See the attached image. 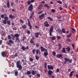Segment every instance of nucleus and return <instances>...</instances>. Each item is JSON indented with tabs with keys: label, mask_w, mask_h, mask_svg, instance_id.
Returning a JSON list of instances; mask_svg holds the SVG:
<instances>
[{
	"label": "nucleus",
	"mask_w": 78,
	"mask_h": 78,
	"mask_svg": "<svg viewBox=\"0 0 78 78\" xmlns=\"http://www.w3.org/2000/svg\"><path fill=\"white\" fill-rule=\"evenodd\" d=\"M31 2L30 1H28L27 2V5H30V4H31Z\"/></svg>",
	"instance_id": "56"
},
{
	"label": "nucleus",
	"mask_w": 78,
	"mask_h": 78,
	"mask_svg": "<svg viewBox=\"0 0 78 78\" xmlns=\"http://www.w3.org/2000/svg\"><path fill=\"white\" fill-rule=\"evenodd\" d=\"M64 60L65 62H63V64H66L67 63L68 61L69 58H67L66 57L64 58Z\"/></svg>",
	"instance_id": "11"
},
{
	"label": "nucleus",
	"mask_w": 78,
	"mask_h": 78,
	"mask_svg": "<svg viewBox=\"0 0 78 78\" xmlns=\"http://www.w3.org/2000/svg\"><path fill=\"white\" fill-rule=\"evenodd\" d=\"M33 4H31L28 8V10L29 11H33Z\"/></svg>",
	"instance_id": "3"
},
{
	"label": "nucleus",
	"mask_w": 78,
	"mask_h": 78,
	"mask_svg": "<svg viewBox=\"0 0 78 78\" xmlns=\"http://www.w3.org/2000/svg\"><path fill=\"white\" fill-rule=\"evenodd\" d=\"M8 37L9 39H11V36H10V35H8Z\"/></svg>",
	"instance_id": "61"
},
{
	"label": "nucleus",
	"mask_w": 78,
	"mask_h": 78,
	"mask_svg": "<svg viewBox=\"0 0 78 78\" xmlns=\"http://www.w3.org/2000/svg\"><path fill=\"white\" fill-rule=\"evenodd\" d=\"M36 45V47H38L39 46V44L38 43Z\"/></svg>",
	"instance_id": "62"
},
{
	"label": "nucleus",
	"mask_w": 78,
	"mask_h": 78,
	"mask_svg": "<svg viewBox=\"0 0 78 78\" xmlns=\"http://www.w3.org/2000/svg\"><path fill=\"white\" fill-rule=\"evenodd\" d=\"M7 24H8L9 25H11V21H10L8 20L7 21Z\"/></svg>",
	"instance_id": "37"
},
{
	"label": "nucleus",
	"mask_w": 78,
	"mask_h": 78,
	"mask_svg": "<svg viewBox=\"0 0 78 78\" xmlns=\"http://www.w3.org/2000/svg\"><path fill=\"white\" fill-rule=\"evenodd\" d=\"M22 27L24 29H25V28H27V26L25 24H23V25H22Z\"/></svg>",
	"instance_id": "26"
},
{
	"label": "nucleus",
	"mask_w": 78,
	"mask_h": 78,
	"mask_svg": "<svg viewBox=\"0 0 78 78\" xmlns=\"http://www.w3.org/2000/svg\"><path fill=\"white\" fill-rule=\"evenodd\" d=\"M72 35V34H70L69 35H67V37L68 38H69V37H70V36H71Z\"/></svg>",
	"instance_id": "48"
},
{
	"label": "nucleus",
	"mask_w": 78,
	"mask_h": 78,
	"mask_svg": "<svg viewBox=\"0 0 78 78\" xmlns=\"http://www.w3.org/2000/svg\"><path fill=\"white\" fill-rule=\"evenodd\" d=\"M47 19H50V21H53V19L50 17H47Z\"/></svg>",
	"instance_id": "39"
},
{
	"label": "nucleus",
	"mask_w": 78,
	"mask_h": 78,
	"mask_svg": "<svg viewBox=\"0 0 78 78\" xmlns=\"http://www.w3.org/2000/svg\"><path fill=\"white\" fill-rule=\"evenodd\" d=\"M4 19H5L4 20H5L6 21H7L9 19V18L8 17L5 16L4 17Z\"/></svg>",
	"instance_id": "34"
},
{
	"label": "nucleus",
	"mask_w": 78,
	"mask_h": 78,
	"mask_svg": "<svg viewBox=\"0 0 78 78\" xmlns=\"http://www.w3.org/2000/svg\"><path fill=\"white\" fill-rule=\"evenodd\" d=\"M47 63L45 62L44 63V68L45 69H47Z\"/></svg>",
	"instance_id": "30"
},
{
	"label": "nucleus",
	"mask_w": 78,
	"mask_h": 78,
	"mask_svg": "<svg viewBox=\"0 0 78 78\" xmlns=\"http://www.w3.org/2000/svg\"><path fill=\"white\" fill-rule=\"evenodd\" d=\"M62 53H66L65 48H62Z\"/></svg>",
	"instance_id": "24"
},
{
	"label": "nucleus",
	"mask_w": 78,
	"mask_h": 78,
	"mask_svg": "<svg viewBox=\"0 0 78 78\" xmlns=\"http://www.w3.org/2000/svg\"><path fill=\"white\" fill-rule=\"evenodd\" d=\"M7 7L8 8H9L10 5H9V1H7Z\"/></svg>",
	"instance_id": "29"
},
{
	"label": "nucleus",
	"mask_w": 78,
	"mask_h": 78,
	"mask_svg": "<svg viewBox=\"0 0 78 78\" xmlns=\"http://www.w3.org/2000/svg\"><path fill=\"white\" fill-rule=\"evenodd\" d=\"M51 33H52V32L49 31V36H52V34H51Z\"/></svg>",
	"instance_id": "58"
},
{
	"label": "nucleus",
	"mask_w": 78,
	"mask_h": 78,
	"mask_svg": "<svg viewBox=\"0 0 78 78\" xmlns=\"http://www.w3.org/2000/svg\"><path fill=\"white\" fill-rule=\"evenodd\" d=\"M57 38L58 39V40H59L61 39V37L59 36H57Z\"/></svg>",
	"instance_id": "59"
},
{
	"label": "nucleus",
	"mask_w": 78,
	"mask_h": 78,
	"mask_svg": "<svg viewBox=\"0 0 78 78\" xmlns=\"http://www.w3.org/2000/svg\"><path fill=\"white\" fill-rule=\"evenodd\" d=\"M9 42L10 43H11V44H14V41H12L10 39L9 40Z\"/></svg>",
	"instance_id": "46"
},
{
	"label": "nucleus",
	"mask_w": 78,
	"mask_h": 78,
	"mask_svg": "<svg viewBox=\"0 0 78 78\" xmlns=\"http://www.w3.org/2000/svg\"><path fill=\"white\" fill-rule=\"evenodd\" d=\"M4 16H5V15L3 14L1 15V17L2 19H3L4 18Z\"/></svg>",
	"instance_id": "55"
},
{
	"label": "nucleus",
	"mask_w": 78,
	"mask_h": 78,
	"mask_svg": "<svg viewBox=\"0 0 78 78\" xmlns=\"http://www.w3.org/2000/svg\"><path fill=\"white\" fill-rule=\"evenodd\" d=\"M71 30L72 31V33H75V32H76V30H75V29L73 28H72Z\"/></svg>",
	"instance_id": "23"
},
{
	"label": "nucleus",
	"mask_w": 78,
	"mask_h": 78,
	"mask_svg": "<svg viewBox=\"0 0 78 78\" xmlns=\"http://www.w3.org/2000/svg\"><path fill=\"white\" fill-rule=\"evenodd\" d=\"M64 7L66 8H67V5L66 4H65Z\"/></svg>",
	"instance_id": "53"
},
{
	"label": "nucleus",
	"mask_w": 78,
	"mask_h": 78,
	"mask_svg": "<svg viewBox=\"0 0 78 78\" xmlns=\"http://www.w3.org/2000/svg\"><path fill=\"white\" fill-rule=\"evenodd\" d=\"M35 51H36V54L37 55H38L39 53H40V51L39 50H36L35 49H34L32 50V53L33 54H34L35 53Z\"/></svg>",
	"instance_id": "2"
},
{
	"label": "nucleus",
	"mask_w": 78,
	"mask_h": 78,
	"mask_svg": "<svg viewBox=\"0 0 78 78\" xmlns=\"http://www.w3.org/2000/svg\"><path fill=\"white\" fill-rule=\"evenodd\" d=\"M26 73L27 74V75H30V74H31V72L30 71H27Z\"/></svg>",
	"instance_id": "43"
},
{
	"label": "nucleus",
	"mask_w": 78,
	"mask_h": 78,
	"mask_svg": "<svg viewBox=\"0 0 78 78\" xmlns=\"http://www.w3.org/2000/svg\"><path fill=\"white\" fill-rule=\"evenodd\" d=\"M35 35V36L36 37H39V34H40V35H41V33H39V32H36L34 33Z\"/></svg>",
	"instance_id": "14"
},
{
	"label": "nucleus",
	"mask_w": 78,
	"mask_h": 78,
	"mask_svg": "<svg viewBox=\"0 0 78 78\" xmlns=\"http://www.w3.org/2000/svg\"><path fill=\"white\" fill-rule=\"evenodd\" d=\"M62 31L63 32V33H66V31L65 30V29H62Z\"/></svg>",
	"instance_id": "42"
},
{
	"label": "nucleus",
	"mask_w": 78,
	"mask_h": 78,
	"mask_svg": "<svg viewBox=\"0 0 78 78\" xmlns=\"http://www.w3.org/2000/svg\"><path fill=\"white\" fill-rule=\"evenodd\" d=\"M43 7V5L42 4H41L38 7V9H41Z\"/></svg>",
	"instance_id": "20"
},
{
	"label": "nucleus",
	"mask_w": 78,
	"mask_h": 78,
	"mask_svg": "<svg viewBox=\"0 0 78 78\" xmlns=\"http://www.w3.org/2000/svg\"><path fill=\"white\" fill-rule=\"evenodd\" d=\"M9 17L10 19H15L16 18V16H12V14H10L9 16Z\"/></svg>",
	"instance_id": "13"
},
{
	"label": "nucleus",
	"mask_w": 78,
	"mask_h": 78,
	"mask_svg": "<svg viewBox=\"0 0 78 78\" xmlns=\"http://www.w3.org/2000/svg\"><path fill=\"white\" fill-rule=\"evenodd\" d=\"M57 3H59V4H62V2H61V1H58L57 2Z\"/></svg>",
	"instance_id": "52"
},
{
	"label": "nucleus",
	"mask_w": 78,
	"mask_h": 78,
	"mask_svg": "<svg viewBox=\"0 0 78 78\" xmlns=\"http://www.w3.org/2000/svg\"><path fill=\"white\" fill-rule=\"evenodd\" d=\"M2 55L3 57H5L6 56V52L4 51L2 52Z\"/></svg>",
	"instance_id": "15"
},
{
	"label": "nucleus",
	"mask_w": 78,
	"mask_h": 78,
	"mask_svg": "<svg viewBox=\"0 0 78 78\" xmlns=\"http://www.w3.org/2000/svg\"><path fill=\"white\" fill-rule=\"evenodd\" d=\"M44 17H45V14L44 13H42L41 15L39 16V18L41 20L44 19Z\"/></svg>",
	"instance_id": "4"
},
{
	"label": "nucleus",
	"mask_w": 78,
	"mask_h": 78,
	"mask_svg": "<svg viewBox=\"0 0 78 78\" xmlns=\"http://www.w3.org/2000/svg\"><path fill=\"white\" fill-rule=\"evenodd\" d=\"M48 51L47 52H44V55L45 56H48Z\"/></svg>",
	"instance_id": "27"
},
{
	"label": "nucleus",
	"mask_w": 78,
	"mask_h": 78,
	"mask_svg": "<svg viewBox=\"0 0 78 78\" xmlns=\"http://www.w3.org/2000/svg\"><path fill=\"white\" fill-rule=\"evenodd\" d=\"M44 6H45V7H47V8H49V6H48V4H45L44 5Z\"/></svg>",
	"instance_id": "45"
},
{
	"label": "nucleus",
	"mask_w": 78,
	"mask_h": 78,
	"mask_svg": "<svg viewBox=\"0 0 78 78\" xmlns=\"http://www.w3.org/2000/svg\"><path fill=\"white\" fill-rule=\"evenodd\" d=\"M56 17L58 19H61V18H62V16H61V15H59V16H56Z\"/></svg>",
	"instance_id": "35"
},
{
	"label": "nucleus",
	"mask_w": 78,
	"mask_h": 78,
	"mask_svg": "<svg viewBox=\"0 0 78 78\" xmlns=\"http://www.w3.org/2000/svg\"><path fill=\"white\" fill-rule=\"evenodd\" d=\"M6 21L5 20H3V21H2V23H3V24H4V25H6V24L7 23H6Z\"/></svg>",
	"instance_id": "36"
},
{
	"label": "nucleus",
	"mask_w": 78,
	"mask_h": 78,
	"mask_svg": "<svg viewBox=\"0 0 78 78\" xmlns=\"http://www.w3.org/2000/svg\"><path fill=\"white\" fill-rule=\"evenodd\" d=\"M48 68L49 70H53V66L52 65H48Z\"/></svg>",
	"instance_id": "9"
},
{
	"label": "nucleus",
	"mask_w": 78,
	"mask_h": 78,
	"mask_svg": "<svg viewBox=\"0 0 78 78\" xmlns=\"http://www.w3.org/2000/svg\"><path fill=\"white\" fill-rule=\"evenodd\" d=\"M49 38H51L52 39L51 41H55V40H56V37H55V36H53L52 37H49Z\"/></svg>",
	"instance_id": "22"
},
{
	"label": "nucleus",
	"mask_w": 78,
	"mask_h": 78,
	"mask_svg": "<svg viewBox=\"0 0 78 78\" xmlns=\"http://www.w3.org/2000/svg\"><path fill=\"white\" fill-rule=\"evenodd\" d=\"M52 54L54 56H56V52L55 51H53L52 52Z\"/></svg>",
	"instance_id": "50"
},
{
	"label": "nucleus",
	"mask_w": 78,
	"mask_h": 78,
	"mask_svg": "<svg viewBox=\"0 0 78 78\" xmlns=\"http://www.w3.org/2000/svg\"><path fill=\"white\" fill-rule=\"evenodd\" d=\"M11 36L13 37V38H15V37H19V35L17 34H16L14 35H13V34H11Z\"/></svg>",
	"instance_id": "6"
},
{
	"label": "nucleus",
	"mask_w": 78,
	"mask_h": 78,
	"mask_svg": "<svg viewBox=\"0 0 78 78\" xmlns=\"http://www.w3.org/2000/svg\"><path fill=\"white\" fill-rule=\"evenodd\" d=\"M44 24L46 27H48L50 26L49 24H48V22L47 21H45L44 23Z\"/></svg>",
	"instance_id": "12"
},
{
	"label": "nucleus",
	"mask_w": 78,
	"mask_h": 78,
	"mask_svg": "<svg viewBox=\"0 0 78 78\" xmlns=\"http://www.w3.org/2000/svg\"><path fill=\"white\" fill-rule=\"evenodd\" d=\"M35 59H36V60H39V57H38L37 55H36Z\"/></svg>",
	"instance_id": "38"
},
{
	"label": "nucleus",
	"mask_w": 78,
	"mask_h": 78,
	"mask_svg": "<svg viewBox=\"0 0 78 78\" xmlns=\"http://www.w3.org/2000/svg\"><path fill=\"white\" fill-rule=\"evenodd\" d=\"M57 31L58 33H59V34H62V30H61V29H58Z\"/></svg>",
	"instance_id": "17"
},
{
	"label": "nucleus",
	"mask_w": 78,
	"mask_h": 78,
	"mask_svg": "<svg viewBox=\"0 0 78 78\" xmlns=\"http://www.w3.org/2000/svg\"><path fill=\"white\" fill-rule=\"evenodd\" d=\"M20 22H21V23H23V21L22 20L20 19Z\"/></svg>",
	"instance_id": "60"
},
{
	"label": "nucleus",
	"mask_w": 78,
	"mask_h": 78,
	"mask_svg": "<svg viewBox=\"0 0 78 78\" xmlns=\"http://www.w3.org/2000/svg\"><path fill=\"white\" fill-rule=\"evenodd\" d=\"M72 46L73 49H75V44H72Z\"/></svg>",
	"instance_id": "49"
},
{
	"label": "nucleus",
	"mask_w": 78,
	"mask_h": 78,
	"mask_svg": "<svg viewBox=\"0 0 78 78\" xmlns=\"http://www.w3.org/2000/svg\"><path fill=\"white\" fill-rule=\"evenodd\" d=\"M18 73H18V71H16L15 72V76H17L18 75Z\"/></svg>",
	"instance_id": "40"
},
{
	"label": "nucleus",
	"mask_w": 78,
	"mask_h": 78,
	"mask_svg": "<svg viewBox=\"0 0 78 78\" xmlns=\"http://www.w3.org/2000/svg\"><path fill=\"white\" fill-rule=\"evenodd\" d=\"M51 78H55V77H56V76H51Z\"/></svg>",
	"instance_id": "64"
},
{
	"label": "nucleus",
	"mask_w": 78,
	"mask_h": 78,
	"mask_svg": "<svg viewBox=\"0 0 78 78\" xmlns=\"http://www.w3.org/2000/svg\"><path fill=\"white\" fill-rule=\"evenodd\" d=\"M51 11L53 13H54L55 12V10L54 9H52L51 10Z\"/></svg>",
	"instance_id": "51"
},
{
	"label": "nucleus",
	"mask_w": 78,
	"mask_h": 78,
	"mask_svg": "<svg viewBox=\"0 0 78 78\" xmlns=\"http://www.w3.org/2000/svg\"><path fill=\"white\" fill-rule=\"evenodd\" d=\"M27 34H31V32H30V30H27Z\"/></svg>",
	"instance_id": "54"
},
{
	"label": "nucleus",
	"mask_w": 78,
	"mask_h": 78,
	"mask_svg": "<svg viewBox=\"0 0 78 78\" xmlns=\"http://www.w3.org/2000/svg\"><path fill=\"white\" fill-rule=\"evenodd\" d=\"M16 64L17 67L19 69L18 70H22V65L21 64H20V60L18 61L16 63Z\"/></svg>",
	"instance_id": "1"
},
{
	"label": "nucleus",
	"mask_w": 78,
	"mask_h": 78,
	"mask_svg": "<svg viewBox=\"0 0 78 78\" xmlns=\"http://www.w3.org/2000/svg\"><path fill=\"white\" fill-rule=\"evenodd\" d=\"M23 7H24V6L21 5V6H20V9H22V8H23Z\"/></svg>",
	"instance_id": "63"
},
{
	"label": "nucleus",
	"mask_w": 78,
	"mask_h": 78,
	"mask_svg": "<svg viewBox=\"0 0 78 78\" xmlns=\"http://www.w3.org/2000/svg\"><path fill=\"white\" fill-rule=\"evenodd\" d=\"M67 42H70L72 41V40H71L70 39H69V38H68L66 39Z\"/></svg>",
	"instance_id": "28"
},
{
	"label": "nucleus",
	"mask_w": 78,
	"mask_h": 78,
	"mask_svg": "<svg viewBox=\"0 0 78 78\" xmlns=\"http://www.w3.org/2000/svg\"><path fill=\"white\" fill-rule=\"evenodd\" d=\"M21 48L22 50H23V51H25V50H28V47L27 46L26 48L24 47L23 46L21 47Z\"/></svg>",
	"instance_id": "8"
},
{
	"label": "nucleus",
	"mask_w": 78,
	"mask_h": 78,
	"mask_svg": "<svg viewBox=\"0 0 78 78\" xmlns=\"http://www.w3.org/2000/svg\"><path fill=\"white\" fill-rule=\"evenodd\" d=\"M53 28H54V27H53V26H51L50 28V30L49 31L52 32L53 31Z\"/></svg>",
	"instance_id": "21"
},
{
	"label": "nucleus",
	"mask_w": 78,
	"mask_h": 78,
	"mask_svg": "<svg viewBox=\"0 0 78 78\" xmlns=\"http://www.w3.org/2000/svg\"><path fill=\"white\" fill-rule=\"evenodd\" d=\"M38 77V78H40V77L41 76V75L39 73H38L36 75Z\"/></svg>",
	"instance_id": "44"
},
{
	"label": "nucleus",
	"mask_w": 78,
	"mask_h": 78,
	"mask_svg": "<svg viewBox=\"0 0 78 78\" xmlns=\"http://www.w3.org/2000/svg\"><path fill=\"white\" fill-rule=\"evenodd\" d=\"M69 63H71L72 62V59H69V58L68 59V61Z\"/></svg>",
	"instance_id": "41"
},
{
	"label": "nucleus",
	"mask_w": 78,
	"mask_h": 78,
	"mask_svg": "<svg viewBox=\"0 0 78 78\" xmlns=\"http://www.w3.org/2000/svg\"><path fill=\"white\" fill-rule=\"evenodd\" d=\"M30 43L31 44H33V45H35V43L34 42V41L32 40V39H31Z\"/></svg>",
	"instance_id": "25"
},
{
	"label": "nucleus",
	"mask_w": 78,
	"mask_h": 78,
	"mask_svg": "<svg viewBox=\"0 0 78 78\" xmlns=\"http://www.w3.org/2000/svg\"><path fill=\"white\" fill-rule=\"evenodd\" d=\"M74 72V71H72L70 73L69 75V77H71V76H72L73 73Z\"/></svg>",
	"instance_id": "19"
},
{
	"label": "nucleus",
	"mask_w": 78,
	"mask_h": 78,
	"mask_svg": "<svg viewBox=\"0 0 78 78\" xmlns=\"http://www.w3.org/2000/svg\"><path fill=\"white\" fill-rule=\"evenodd\" d=\"M41 51H46V52H47V49L45 48H44L43 46H41Z\"/></svg>",
	"instance_id": "5"
},
{
	"label": "nucleus",
	"mask_w": 78,
	"mask_h": 78,
	"mask_svg": "<svg viewBox=\"0 0 78 78\" xmlns=\"http://www.w3.org/2000/svg\"><path fill=\"white\" fill-rule=\"evenodd\" d=\"M30 61L31 62H33V59L32 58H30Z\"/></svg>",
	"instance_id": "57"
},
{
	"label": "nucleus",
	"mask_w": 78,
	"mask_h": 78,
	"mask_svg": "<svg viewBox=\"0 0 78 78\" xmlns=\"http://www.w3.org/2000/svg\"><path fill=\"white\" fill-rule=\"evenodd\" d=\"M58 47L59 50H61L62 48V44L60 43H58Z\"/></svg>",
	"instance_id": "16"
},
{
	"label": "nucleus",
	"mask_w": 78,
	"mask_h": 78,
	"mask_svg": "<svg viewBox=\"0 0 78 78\" xmlns=\"http://www.w3.org/2000/svg\"><path fill=\"white\" fill-rule=\"evenodd\" d=\"M27 20L28 26L29 27L30 29V30H31L32 29V26H31V22H29L30 20H29V19H28Z\"/></svg>",
	"instance_id": "7"
},
{
	"label": "nucleus",
	"mask_w": 78,
	"mask_h": 78,
	"mask_svg": "<svg viewBox=\"0 0 78 78\" xmlns=\"http://www.w3.org/2000/svg\"><path fill=\"white\" fill-rule=\"evenodd\" d=\"M66 51H70V48L69 47H68L66 48Z\"/></svg>",
	"instance_id": "32"
},
{
	"label": "nucleus",
	"mask_w": 78,
	"mask_h": 78,
	"mask_svg": "<svg viewBox=\"0 0 78 78\" xmlns=\"http://www.w3.org/2000/svg\"><path fill=\"white\" fill-rule=\"evenodd\" d=\"M43 12V11L42 10L40 11H39L38 12V14H42Z\"/></svg>",
	"instance_id": "47"
},
{
	"label": "nucleus",
	"mask_w": 78,
	"mask_h": 78,
	"mask_svg": "<svg viewBox=\"0 0 78 78\" xmlns=\"http://www.w3.org/2000/svg\"><path fill=\"white\" fill-rule=\"evenodd\" d=\"M16 42H20V41L19 40V38H18V37H16Z\"/></svg>",
	"instance_id": "33"
},
{
	"label": "nucleus",
	"mask_w": 78,
	"mask_h": 78,
	"mask_svg": "<svg viewBox=\"0 0 78 78\" xmlns=\"http://www.w3.org/2000/svg\"><path fill=\"white\" fill-rule=\"evenodd\" d=\"M36 72V71H34V70H32V71L31 72L32 74L33 75H34L36 74L35 73V72Z\"/></svg>",
	"instance_id": "31"
},
{
	"label": "nucleus",
	"mask_w": 78,
	"mask_h": 78,
	"mask_svg": "<svg viewBox=\"0 0 78 78\" xmlns=\"http://www.w3.org/2000/svg\"><path fill=\"white\" fill-rule=\"evenodd\" d=\"M53 72H52V71L51 70H49L48 71V74L49 75H51V74H52Z\"/></svg>",
	"instance_id": "18"
},
{
	"label": "nucleus",
	"mask_w": 78,
	"mask_h": 78,
	"mask_svg": "<svg viewBox=\"0 0 78 78\" xmlns=\"http://www.w3.org/2000/svg\"><path fill=\"white\" fill-rule=\"evenodd\" d=\"M56 57H57V58H58L59 59V58H63V57H62V55L61 54H58L57 55H56Z\"/></svg>",
	"instance_id": "10"
}]
</instances>
